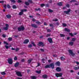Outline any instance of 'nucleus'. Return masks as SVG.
<instances>
[{
  "instance_id": "nucleus-1",
  "label": "nucleus",
  "mask_w": 79,
  "mask_h": 79,
  "mask_svg": "<svg viewBox=\"0 0 79 79\" xmlns=\"http://www.w3.org/2000/svg\"><path fill=\"white\" fill-rule=\"evenodd\" d=\"M68 52H69V55H71L72 56H75V53H73V52L71 49L69 50Z\"/></svg>"
},
{
  "instance_id": "nucleus-2",
  "label": "nucleus",
  "mask_w": 79,
  "mask_h": 79,
  "mask_svg": "<svg viewBox=\"0 0 79 79\" xmlns=\"http://www.w3.org/2000/svg\"><path fill=\"white\" fill-rule=\"evenodd\" d=\"M18 29L19 31H24V27L22 26L20 27H18Z\"/></svg>"
},
{
  "instance_id": "nucleus-3",
  "label": "nucleus",
  "mask_w": 79,
  "mask_h": 79,
  "mask_svg": "<svg viewBox=\"0 0 79 79\" xmlns=\"http://www.w3.org/2000/svg\"><path fill=\"white\" fill-rule=\"evenodd\" d=\"M8 62L10 64H13V60L11 58H9L7 60Z\"/></svg>"
},
{
  "instance_id": "nucleus-4",
  "label": "nucleus",
  "mask_w": 79,
  "mask_h": 79,
  "mask_svg": "<svg viewBox=\"0 0 79 79\" xmlns=\"http://www.w3.org/2000/svg\"><path fill=\"white\" fill-rule=\"evenodd\" d=\"M50 68H51L52 69H54L55 68V64H54V63H52L50 64L49 65Z\"/></svg>"
},
{
  "instance_id": "nucleus-5",
  "label": "nucleus",
  "mask_w": 79,
  "mask_h": 79,
  "mask_svg": "<svg viewBox=\"0 0 79 79\" xmlns=\"http://www.w3.org/2000/svg\"><path fill=\"white\" fill-rule=\"evenodd\" d=\"M37 45H39V47L41 46V45L42 47H44V43L42 42H39L38 44H37Z\"/></svg>"
},
{
  "instance_id": "nucleus-6",
  "label": "nucleus",
  "mask_w": 79,
  "mask_h": 79,
  "mask_svg": "<svg viewBox=\"0 0 79 79\" xmlns=\"http://www.w3.org/2000/svg\"><path fill=\"white\" fill-rule=\"evenodd\" d=\"M62 75H63V74L61 73L56 74V76L57 77H62Z\"/></svg>"
},
{
  "instance_id": "nucleus-7",
  "label": "nucleus",
  "mask_w": 79,
  "mask_h": 79,
  "mask_svg": "<svg viewBox=\"0 0 79 79\" xmlns=\"http://www.w3.org/2000/svg\"><path fill=\"white\" fill-rule=\"evenodd\" d=\"M16 74L18 76H19L20 77H22L23 76V75L21 74V73L20 72H16Z\"/></svg>"
},
{
  "instance_id": "nucleus-8",
  "label": "nucleus",
  "mask_w": 79,
  "mask_h": 79,
  "mask_svg": "<svg viewBox=\"0 0 79 79\" xmlns=\"http://www.w3.org/2000/svg\"><path fill=\"white\" fill-rule=\"evenodd\" d=\"M31 26L32 27H34V28H37L38 27V26H37V25L36 24H32Z\"/></svg>"
},
{
  "instance_id": "nucleus-9",
  "label": "nucleus",
  "mask_w": 79,
  "mask_h": 79,
  "mask_svg": "<svg viewBox=\"0 0 79 79\" xmlns=\"http://www.w3.org/2000/svg\"><path fill=\"white\" fill-rule=\"evenodd\" d=\"M70 11H71V9H69L67 11H64V13H66L67 15H68V14H69V13Z\"/></svg>"
},
{
  "instance_id": "nucleus-10",
  "label": "nucleus",
  "mask_w": 79,
  "mask_h": 79,
  "mask_svg": "<svg viewBox=\"0 0 79 79\" xmlns=\"http://www.w3.org/2000/svg\"><path fill=\"white\" fill-rule=\"evenodd\" d=\"M48 40L49 43H52L53 42V40L51 38H48Z\"/></svg>"
},
{
  "instance_id": "nucleus-11",
  "label": "nucleus",
  "mask_w": 79,
  "mask_h": 79,
  "mask_svg": "<svg viewBox=\"0 0 79 79\" xmlns=\"http://www.w3.org/2000/svg\"><path fill=\"white\" fill-rule=\"evenodd\" d=\"M55 64L56 66H60L61 65V63L60 61H57L55 63Z\"/></svg>"
},
{
  "instance_id": "nucleus-12",
  "label": "nucleus",
  "mask_w": 79,
  "mask_h": 79,
  "mask_svg": "<svg viewBox=\"0 0 79 79\" xmlns=\"http://www.w3.org/2000/svg\"><path fill=\"white\" fill-rule=\"evenodd\" d=\"M29 42V40L28 39H26L23 42V44H26L28 43Z\"/></svg>"
},
{
  "instance_id": "nucleus-13",
  "label": "nucleus",
  "mask_w": 79,
  "mask_h": 79,
  "mask_svg": "<svg viewBox=\"0 0 79 79\" xmlns=\"http://www.w3.org/2000/svg\"><path fill=\"white\" fill-rule=\"evenodd\" d=\"M23 12H24L23 10H21V11L20 12L19 14V16H21L23 15Z\"/></svg>"
},
{
  "instance_id": "nucleus-14",
  "label": "nucleus",
  "mask_w": 79,
  "mask_h": 79,
  "mask_svg": "<svg viewBox=\"0 0 79 79\" xmlns=\"http://www.w3.org/2000/svg\"><path fill=\"white\" fill-rule=\"evenodd\" d=\"M56 70L58 72H60V71H61V68L60 67H57L56 69Z\"/></svg>"
},
{
  "instance_id": "nucleus-15",
  "label": "nucleus",
  "mask_w": 79,
  "mask_h": 79,
  "mask_svg": "<svg viewBox=\"0 0 79 79\" xmlns=\"http://www.w3.org/2000/svg\"><path fill=\"white\" fill-rule=\"evenodd\" d=\"M19 62H16L14 65V66L15 68L18 67L19 66Z\"/></svg>"
},
{
  "instance_id": "nucleus-16",
  "label": "nucleus",
  "mask_w": 79,
  "mask_h": 79,
  "mask_svg": "<svg viewBox=\"0 0 79 79\" xmlns=\"http://www.w3.org/2000/svg\"><path fill=\"white\" fill-rule=\"evenodd\" d=\"M42 77L44 79H47L48 77V76L47 75L44 74L43 75Z\"/></svg>"
},
{
  "instance_id": "nucleus-17",
  "label": "nucleus",
  "mask_w": 79,
  "mask_h": 79,
  "mask_svg": "<svg viewBox=\"0 0 79 79\" xmlns=\"http://www.w3.org/2000/svg\"><path fill=\"white\" fill-rule=\"evenodd\" d=\"M57 5L58 6H62V5H63V3L62 2H59L57 3Z\"/></svg>"
},
{
  "instance_id": "nucleus-18",
  "label": "nucleus",
  "mask_w": 79,
  "mask_h": 79,
  "mask_svg": "<svg viewBox=\"0 0 79 79\" xmlns=\"http://www.w3.org/2000/svg\"><path fill=\"white\" fill-rule=\"evenodd\" d=\"M6 17L8 18V19H10L11 18V16L10 15H6Z\"/></svg>"
},
{
  "instance_id": "nucleus-19",
  "label": "nucleus",
  "mask_w": 79,
  "mask_h": 79,
  "mask_svg": "<svg viewBox=\"0 0 79 79\" xmlns=\"http://www.w3.org/2000/svg\"><path fill=\"white\" fill-rule=\"evenodd\" d=\"M64 31H66V32H70V30L67 28H65L64 29Z\"/></svg>"
},
{
  "instance_id": "nucleus-20",
  "label": "nucleus",
  "mask_w": 79,
  "mask_h": 79,
  "mask_svg": "<svg viewBox=\"0 0 79 79\" xmlns=\"http://www.w3.org/2000/svg\"><path fill=\"white\" fill-rule=\"evenodd\" d=\"M30 77H31V79H36V78H37L36 77L34 76H31Z\"/></svg>"
},
{
  "instance_id": "nucleus-21",
  "label": "nucleus",
  "mask_w": 79,
  "mask_h": 79,
  "mask_svg": "<svg viewBox=\"0 0 79 79\" xmlns=\"http://www.w3.org/2000/svg\"><path fill=\"white\" fill-rule=\"evenodd\" d=\"M48 68H50V65H47L45 67V68L46 69Z\"/></svg>"
},
{
  "instance_id": "nucleus-22",
  "label": "nucleus",
  "mask_w": 79,
  "mask_h": 79,
  "mask_svg": "<svg viewBox=\"0 0 79 79\" xmlns=\"http://www.w3.org/2000/svg\"><path fill=\"white\" fill-rule=\"evenodd\" d=\"M12 8L13 9H16V8H17V7H16V5H14L13 6H12Z\"/></svg>"
},
{
  "instance_id": "nucleus-23",
  "label": "nucleus",
  "mask_w": 79,
  "mask_h": 79,
  "mask_svg": "<svg viewBox=\"0 0 79 79\" xmlns=\"http://www.w3.org/2000/svg\"><path fill=\"white\" fill-rule=\"evenodd\" d=\"M60 35L61 37H65V35L63 34H60Z\"/></svg>"
},
{
  "instance_id": "nucleus-24",
  "label": "nucleus",
  "mask_w": 79,
  "mask_h": 79,
  "mask_svg": "<svg viewBox=\"0 0 79 79\" xmlns=\"http://www.w3.org/2000/svg\"><path fill=\"white\" fill-rule=\"evenodd\" d=\"M31 44L32 45H33V46H34V47H36V45H35V44L34 43V42H31Z\"/></svg>"
},
{
  "instance_id": "nucleus-25",
  "label": "nucleus",
  "mask_w": 79,
  "mask_h": 79,
  "mask_svg": "<svg viewBox=\"0 0 79 79\" xmlns=\"http://www.w3.org/2000/svg\"><path fill=\"white\" fill-rule=\"evenodd\" d=\"M71 3H72L73 2H77V1L76 0H72L71 1H70Z\"/></svg>"
},
{
  "instance_id": "nucleus-26",
  "label": "nucleus",
  "mask_w": 79,
  "mask_h": 79,
  "mask_svg": "<svg viewBox=\"0 0 79 79\" xmlns=\"http://www.w3.org/2000/svg\"><path fill=\"white\" fill-rule=\"evenodd\" d=\"M73 42H71L69 43V45H70L73 46Z\"/></svg>"
},
{
  "instance_id": "nucleus-27",
  "label": "nucleus",
  "mask_w": 79,
  "mask_h": 79,
  "mask_svg": "<svg viewBox=\"0 0 79 79\" xmlns=\"http://www.w3.org/2000/svg\"><path fill=\"white\" fill-rule=\"evenodd\" d=\"M60 59L61 60H65V59L63 56H61L60 57Z\"/></svg>"
},
{
  "instance_id": "nucleus-28",
  "label": "nucleus",
  "mask_w": 79,
  "mask_h": 79,
  "mask_svg": "<svg viewBox=\"0 0 79 79\" xmlns=\"http://www.w3.org/2000/svg\"><path fill=\"white\" fill-rule=\"evenodd\" d=\"M1 74L3 75H5L6 73H5V72L4 71L1 73Z\"/></svg>"
},
{
  "instance_id": "nucleus-29",
  "label": "nucleus",
  "mask_w": 79,
  "mask_h": 79,
  "mask_svg": "<svg viewBox=\"0 0 79 79\" xmlns=\"http://www.w3.org/2000/svg\"><path fill=\"white\" fill-rule=\"evenodd\" d=\"M32 59L28 60V63H31V61H32Z\"/></svg>"
},
{
  "instance_id": "nucleus-30",
  "label": "nucleus",
  "mask_w": 79,
  "mask_h": 79,
  "mask_svg": "<svg viewBox=\"0 0 79 79\" xmlns=\"http://www.w3.org/2000/svg\"><path fill=\"white\" fill-rule=\"evenodd\" d=\"M25 3L26 5H27V6L28 5H29V2H25Z\"/></svg>"
},
{
  "instance_id": "nucleus-31",
  "label": "nucleus",
  "mask_w": 79,
  "mask_h": 79,
  "mask_svg": "<svg viewBox=\"0 0 79 79\" xmlns=\"http://www.w3.org/2000/svg\"><path fill=\"white\" fill-rule=\"evenodd\" d=\"M32 45L31 44H29L28 45V48H32Z\"/></svg>"
},
{
  "instance_id": "nucleus-32",
  "label": "nucleus",
  "mask_w": 79,
  "mask_h": 79,
  "mask_svg": "<svg viewBox=\"0 0 79 79\" xmlns=\"http://www.w3.org/2000/svg\"><path fill=\"white\" fill-rule=\"evenodd\" d=\"M36 23L38 24H41V23H40V22L38 21L36 22Z\"/></svg>"
},
{
  "instance_id": "nucleus-33",
  "label": "nucleus",
  "mask_w": 79,
  "mask_h": 79,
  "mask_svg": "<svg viewBox=\"0 0 79 79\" xmlns=\"http://www.w3.org/2000/svg\"><path fill=\"white\" fill-rule=\"evenodd\" d=\"M48 11L50 13H52V12H53V11L50 9H48Z\"/></svg>"
},
{
  "instance_id": "nucleus-34",
  "label": "nucleus",
  "mask_w": 79,
  "mask_h": 79,
  "mask_svg": "<svg viewBox=\"0 0 79 79\" xmlns=\"http://www.w3.org/2000/svg\"><path fill=\"white\" fill-rule=\"evenodd\" d=\"M8 28H7V27H4L3 28V29H4L5 31H7L8 30Z\"/></svg>"
},
{
  "instance_id": "nucleus-35",
  "label": "nucleus",
  "mask_w": 79,
  "mask_h": 79,
  "mask_svg": "<svg viewBox=\"0 0 79 79\" xmlns=\"http://www.w3.org/2000/svg\"><path fill=\"white\" fill-rule=\"evenodd\" d=\"M8 40L9 41H11L12 40V38L11 37H9L8 38Z\"/></svg>"
},
{
  "instance_id": "nucleus-36",
  "label": "nucleus",
  "mask_w": 79,
  "mask_h": 79,
  "mask_svg": "<svg viewBox=\"0 0 79 79\" xmlns=\"http://www.w3.org/2000/svg\"><path fill=\"white\" fill-rule=\"evenodd\" d=\"M35 11H40V8H39L38 9H35Z\"/></svg>"
},
{
  "instance_id": "nucleus-37",
  "label": "nucleus",
  "mask_w": 79,
  "mask_h": 79,
  "mask_svg": "<svg viewBox=\"0 0 79 79\" xmlns=\"http://www.w3.org/2000/svg\"><path fill=\"white\" fill-rule=\"evenodd\" d=\"M36 73H38V74H40V72H41V70H40V71H36Z\"/></svg>"
},
{
  "instance_id": "nucleus-38",
  "label": "nucleus",
  "mask_w": 79,
  "mask_h": 79,
  "mask_svg": "<svg viewBox=\"0 0 79 79\" xmlns=\"http://www.w3.org/2000/svg\"><path fill=\"white\" fill-rule=\"evenodd\" d=\"M44 6H45V4H41L40 5V6L41 7H44Z\"/></svg>"
},
{
  "instance_id": "nucleus-39",
  "label": "nucleus",
  "mask_w": 79,
  "mask_h": 79,
  "mask_svg": "<svg viewBox=\"0 0 79 79\" xmlns=\"http://www.w3.org/2000/svg\"><path fill=\"white\" fill-rule=\"evenodd\" d=\"M74 69H75V70H77V69H79L78 68V67L77 68V67H74Z\"/></svg>"
},
{
  "instance_id": "nucleus-40",
  "label": "nucleus",
  "mask_w": 79,
  "mask_h": 79,
  "mask_svg": "<svg viewBox=\"0 0 79 79\" xmlns=\"http://www.w3.org/2000/svg\"><path fill=\"white\" fill-rule=\"evenodd\" d=\"M69 35H70L71 36V37H73L74 35H73V34L71 33H69Z\"/></svg>"
},
{
  "instance_id": "nucleus-41",
  "label": "nucleus",
  "mask_w": 79,
  "mask_h": 79,
  "mask_svg": "<svg viewBox=\"0 0 79 79\" xmlns=\"http://www.w3.org/2000/svg\"><path fill=\"white\" fill-rule=\"evenodd\" d=\"M6 27L8 28L9 27V25L8 24H6Z\"/></svg>"
},
{
  "instance_id": "nucleus-42",
  "label": "nucleus",
  "mask_w": 79,
  "mask_h": 79,
  "mask_svg": "<svg viewBox=\"0 0 79 79\" xmlns=\"http://www.w3.org/2000/svg\"><path fill=\"white\" fill-rule=\"evenodd\" d=\"M28 2H29V3H32V0H28Z\"/></svg>"
},
{
  "instance_id": "nucleus-43",
  "label": "nucleus",
  "mask_w": 79,
  "mask_h": 79,
  "mask_svg": "<svg viewBox=\"0 0 79 79\" xmlns=\"http://www.w3.org/2000/svg\"><path fill=\"white\" fill-rule=\"evenodd\" d=\"M11 2H13V3H15L16 1L15 0H10Z\"/></svg>"
},
{
  "instance_id": "nucleus-44",
  "label": "nucleus",
  "mask_w": 79,
  "mask_h": 79,
  "mask_svg": "<svg viewBox=\"0 0 79 79\" xmlns=\"http://www.w3.org/2000/svg\"><path fill=\"white\" fill-rule=\"evenodd\" d=\"M62 25L63 26H64V27H66V24L65 23H63L62 24Z\"/></svg>"
},
{
  "instance_id": "nucleus-45",
  "label": "nucleus",
  "mask_w": 79,
  "mask_h": 79,
  "mask_svg": "<svg viewBox=\"0 0 79 79\" xmlns=\"http://www.w3.org/2000/svg\"><path fill=\"white\" fill-rule=\"evenodd\" d=\"M4 43L5 44H6V45H9L8 43L7 42H5V41H4Z\"/></svg>"
},
{
  "instance_id": "nucleus-46",
  "label": "nucleus",
  "mask_w": 79,
  "mask_h": 79,
  "mask_svg": "<svg viewBox=\"0 0 79 79\" xmlns=\"http://www.w3.org/2000/svg\"><path fill=\"white\" fill-rule=\"evenodd\" d=\"M47 32H51V30H50V29H48L47 30Z\"/></svg>"
},
{
  "instance_id": "nucleus-47",
  "label": "nucleus",
  "mask_w": 79,
  "mask_h": 79,
  "mask_svg": "<svg viewBox=\"0 0 79 79\" xmlns=\"http://www.w3.org/2000/svg\"><path fill=\"white\" fill-rule=\"evenodd\" d=\"M72 41H73L74 42V41L76 40V38H72Z\"/></svg>"
},
{
  "instance_id": "nucleus-48",
  "label": "nucleus",
  "mask_w": 79,
  "mask_h": 79,
  "mask_svg": "<svg viewBox=\"0 0 79 79\" xmlns=\"http://www.w3.org/2000/svg\"><path fill=\"white\" fill-rule=\"evenodd\" d=\"M14 60H18V58H17V56H15L14 58Z\"/></svg>"
},
{
  "instance_id": "nucleus-49",
  "label": "nucleus",
  "mask_w": 79,
  "mask_h": 79,
  "mask_svg": "<svg viewBox=\"0 0 79 79\" xmlns=\"http://www.w3.org/2000/svg\"><path fill=\"white\" fill-rule=\"evenodd\" d=\"M19 50V48H17L15 49L16 52H18V50Z\"/></svg>"
},
{
  "instance_id": "nucleus-50",
  "label": "nucleus",
  "mask_w": 79,
  "mask_h": 79,
  "mask_svg": "<svg viewBox=\"0 0 79 79\" xmlns=\"http://www.w3.org/2000/svg\"><path fill=\"white\" fill-rule=\"evenodd\" d=\"M7 6L8 8H11V7H10V6L9 5H7Z\"/></svg>"
},
{
  "instance_id": "nucleus-51",
  "label": "nucleus",
  "mask_w": 79,
  "mask_h": 79,
  "mask_svg": "<svg viewBox=\"0 0 79 79\" xmlns=\"http://www.w3.org/2000/svg\"><path fill=\"white\" fill-rule=\"evenodd\" d=\"M53 21H57L58 19H53L52 20Z\"/></svg>"
},
{
  "instance_id": "nucleus-52",
  "label": "nucleus",
  "mask_w": 79,
  "mask_h": 79,
  "mask_svg": "<svg viewBox=\"0 0 79 79\" xmlns=\"http://www.w3.org/2000/svg\"><path fill=\"white\" fill-rule=\"evenodd\" d=\"M23 10V12H26V11H27V9H22V10Z\"/></svg>"
},
{
  "instance_id": "nucleus-53",
  "label": "nucleus",
  "mask_w": 79,
  "mask_h": 79,
  "mask_svg": "<svg viewBox=\"0 0 79 79\" xmlns=\"http://www.w3.org/2000/svg\"><path fill=\"white\" fill-rule=\"evenodd\" d=\"M5 47L6 49H8V48H9V47L7 45H6Z\"/></svg>"
},
{
  "instance_id": "nucleus-54",
  "label": "nucleus",
  "mask_w": 79,
  "mask_h": 79,
  "mask_svg": "<svg viewBox=\"0 0 79 79\" xmlns=\"http://www.w3.org/2000/svg\"><path fill=\"white\" fill-rule=\"evenodd\" d=\"M49 26H50V27H53V24H50Z\"/></svg>"
},
{
  "instance_id": "nucleus-55",
  "label": "nucleus",
  "mask_w": 79,
  "mask_h": 79,
  "mask_svg": "<svg viewBox=\"0 0 79 79\" xmlns=\"http://www.w3.org/2000/svg\"><path fill=\"white\" fill-rule=\"evenodd\" d=\"M75 5H79V2H78L77 3H75Z\"/></svg>"
},
{
  "instance_id": "nucleus-56",
  "label": "nucleus",
  "mask_w": 79,
  "mask_h": 79,
  "mask_svg": "<svg viewBox=\"0 0 79 79\" xmlns=\"http://www.w3.org/2000/svg\"><path fill=\"white\" fill-rule=\"evenodd\" d=\"M18 2L19 3H22V1L21 0H18Z\"/></svg>"
},
{
  "instance_id": "nucleus-57",
  "label": "nucleus",
  "mask_w": 79,
  "mask_h": 79,
  "mask_svg": "<svg viewBox=\"0 0 79 79\" xmlns=\"http://www.w3.org/2000/svg\"><path fill=\"white\" fill-rule=\"evenodd\" d=\"M50 36V35L49 34H48L46 35V37H49V36Z\"/></svg>"
},
{
  "instance_id": "nucleus-58",
  "label": "nucleus",
  "mask_w": 79,
  "mask_h": 79,
  "mask_svg": "<svg viewBox=\"0 0 79 79\" xmlns=\"http://www.w3.org/2000/svg\"><path fill=\"white\" fill-rule=\"evenodd\" d=\"M2 37H4V38H5V37H6V35H2Z\"/></svg>"
},
{
  "instance_id": "nucleus-59",
  "label": "nucleus",
  "mask_w": 79,
  "mask_h": 79,
  "mask_svg": "<svg viewBox=\"0 0 79 79\" xmlns=\"http://www.w3.org/2000/svg\"><path fill=\"white\" fill-rule=\"evenodd\" d=\"M32 21H33V22H35V21H36V20H35V19H32Z\"/></svg>"
},
{
  "instance_id": "nucleus-60",
  "label": "nucleus",
  "mask_w": 79,
  "mask_h": 79,
  "mask_svg": "<svg viewBox=\"0 0 79 79\" xmlns=\"http://www.w3.org/2000/svg\"><path fill=\"white\" fill-rule=\"evenodd\" d=\"M4 3V1H0V3Z\"/></svg>"
},
{
  "instance_id": "nucleus-61",
  "label": "nucleus",
  "mask_w": 79,
  "mask_h": 79,
  "mask_svg": "<svg viewBox=\"0 0 79 79\" xmlns=\"http://www.w3.org/2000/svg\"><path fill=\"white\" fill-rule=\"evenodd\" d=\"M4 7L5 8V9H6V5H4Z\"/></svg>"
},
{
  "instance_id": "nucleus-62",
  "label": "nucleus",
  "mask_w": 79,
  "mask_h": 79,
  "mask_svg": "<svg viewBox=\"0 0 79 79\" xmlns=\"http://www.w3.org/2000/svg\"><path fill=\"white\" fill-rule=\"evenodd\" d=\"M75 63L77 65L79 64V62L77 61H75Z\"/></svg>"
},
{
  "instance_id": "nucleus-63",
  "label": "nucleus",
  "mask_w": 79,
  "mask_h": 79,
  "mask_svg": "<svg viewBox=\"0 0 79 79\" xmlns=\"http://www.w3.org/2000/svg\"><path fill=\"white\" fill-rule=\"evenodd\" d=\"M46 7H49V4H47L46 5Z\"/></svg>"
},
{
  "instance_id": "nucleus-64",
  "label": "nucleus",
  "mask_w": 79,
  "mask_h": 79,
  "mask_svg": "<svg viewBox=\"0 0 79 79\" xmlns=\"http://www.w3.org/2000/svg\"><path fill=\"white\" fill-rule=\"evenodd\" d=\"M40 50L41 51H42V52H44V49H40Z\"/></svg>"
}]
</instances>
